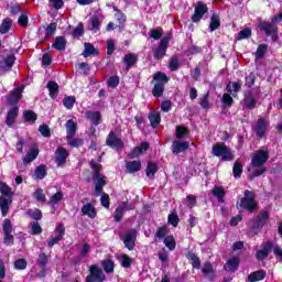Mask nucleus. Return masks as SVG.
I'll return each instance as SVG.
<instances>
[{
  "instance_id": "f257e3e1",
  "label": "nucleus",
  "mask_w": 282,
  "mask_h": 282,
  "mask_svg": "<svg viewBox=\"0 0 282 282\" xmlns=\"http://www.w3.org/2000/svg\"><path fill=\"white\" fill-rule=\"evenodd\" d=\"M153 80L155 82V84L152 89V96H154V98H162V96H164V89L166 87V84H169L171 77H167L166 73L156 72L153 75Z\"/></svg>"
},
{
  "instance_id": "f03ea898",
  "label": "nucleus",
  "mask_w": 282,
  "mask_h": 282,
  "mask_svg": "<svg viewBox=\"0 0 282 282\" xmlns=\"http://www.w3.org/2000/svg\"><path fill=\"white\" fill-rule=\"evenodd\" d=\"M252 131L256 133L258 140H263V138H265L270 132V119L260 117L252 126Z\"/></svg>"
},
{
  "instance_id": "7ed1b4c3",
  "label": "nucleus",
  "mask_w": 282,
  "mask_h": 282,
  "mask_svg": "<svg viewBox=\"0 0 282 282\" xmlns=\"http://www.w3.org/2000/svg\"><path fill=\"white\" fill-rule=\"evenodd\" d=\"M258 28L264 32L265 36H270L271 41L276 43L279 41V25L271 21H260Z\"/></svg>"
},
{
  "instance_id": "20e7f679",
  "label": "nucleus",
  "mask_w": 282,
  "mask_h": 282,
  "mask_svg": "<svg viewBox=\"0 0 282 282\" xmlns=\"http://www.w3.org/2000/svg\"><path fill=\"white\" fill-rule=\"evenodd\" d=\"M212 153L215 158H221L223 162H230L235 155L230 151V148L226 143H216L212 148Z\"/></svg>"
},
{
  "instance_id": "39448f33",
  "label": "nucleus",
  "mask_w": 282,
  "mask_h": 282,
  "mask_svg": "<svg viewBox=\"0 0 282 282\" xmlns=\"http://www.w3.org/2000/svg\"><path fill=\"white\" fill-rule=\"evenodd\" d=\"M254 197V192L246 189L245 197L240 199V208H242L243 210H249V213H253V210H257V207L259 205L257 204Z\"/></svg>"
},
{
  "instance_id": "423d86ee",
  "label": "nucleus",
  "mask_w": 282,
  "mask_h": 282,
  "mask_svg": "<svg viewBox=\"0 0 282 282\" xmlns=\"http://www.w3.org/2000/svg\"><path fill=\"white\" fill-rule=\"evenodd\" d=\"M107 280V275L102 272L96 264H91L89 267V274L86 276V282H105Z\"/></svg>"
},
{
  "instance_id": "0eeeda50",
  "label": "nucleus",
  "mask_w": 282,
  "mask_h": 282,
  "mask_svg": "<svg viewBox=\"0 0 282 282\" xmlns=\"http://www.w3.org/2000/svg\"><path fill=\"white\" fill-rule=\"evenodd\" d=\"M25 86H20L14 88L6 96L7 105H11V107H17L19 102H21V98H23V90Z\"/></svg>"
},
{
  "instance_id": "6e6552de",
  "label": "nucleus",
  "mask_w": 282,
  "mask_h": 282,
  "mask_svg": "<svg viewBox=\"0 0 282 282\" xmlns=\"http://www.w3.org/2000/svg\"><path fill=\"white\" fill-rule=\"evenodd\" d=\"M169 43H171V36L166 35L164 36L156 48L153 51V56L155 61H162L164 56H166V50H169Z\"/></svg>"
},
{
  "instance_id": "1a4fd4ad",
  "label": "nucleus",
  "mask_w": 282,
  "mask_h": 282,
  "mask_svg": "<svg viewBox=\"0 0 282 282\" xmlns=\"http://www.w3.org/2000/svg\"><path fill=\"white\" fill-rule=\"evenodd\" d=\"M268 160H270V152L268 150H258L251 159V166L260 169Z\"/></svg>"
},
{
  "instance_id": "9d476101",
  "label": "nucleus",
  "mask_w": 282,
  "mask_h": 282,
  "mask_svg": "<svg viewBox=\"0 0 282 282\" xmlns=\"http://www.w3.org/2000/svg\"><path fill=\"white\" fill-rule=\"evenodd\" d=\"M106 144L107 147H109L110 149H115L116 151L124 149V142L122 141V139L118 138V135H116V132L113 131H110L108 133Z\"/></svg>"
},
{
  "instance_id": "9b49d317",
  "label": "nucleus",
  "mask_w": 282,
  "mask_h": 282,
  "mask_svg": "<svg viewBox=\"0 0 282 282\" xmlns=\"http://www.w3.org/2000/svg\"><path fill=\"white\" fill-rule=\"evenodd\" d=\"M3 230V241L6 246H14V236L12 235V221L10 219H4L2 225Z\"/></svg>"
},
{
  "instance_id": "f8f14e48",
  "label": "nucleus",
  "mask_w": 282,
  "mask_h": 282,
  "mask_svg": "<svg viewBox=\"0 0 282 282\" xmlns=\"http://www.w3.org/2000/svg\"><path fill=\"white\" fill-rule=\"evenodd\" d=\"M208 12V7L206 3L198 1L194 9V14L192 15L193 23H199L204 19V14Z\"/></svg>"
},
{
  "instance_id": "ddd939ff",
  "label": "nucleus",
  "mask_w": 282,
  "mask_h": 282,
  "mask_svg": "<svg viewBox=\"0 0 282 282\" xmlns=\"http://www.w3.org/2000/svg\"><path fill=\"white\" fill-rule=\"evenodd\" d=\"M243 108L245 109H256L257 108V97H254V94L252 90H247L243 95Z\"/></svg>"
},
{
  "instance_id": "4468645a",
  "label": "nucleus",
  "mask_w": 282,
  "mask_h": 282,
  "mask_svg": "<svg viewBox=\"0 0 282 282\" xmlns=\"http://www.w3.org/2000/svg\"><path fill=\"white\" fill-rule=\"evenodd\" d=\"M93 180L95 181V195L100 197L102 195V188L107 186V176L99 174L98 176H93Z\"/></svg>"
},
{
  "instance_id": "2eb2a0df",
  "label": "nucleus",
  "mask_w": 282,
  "mask_h": 282,
  "mask_svg": "<svg viewBox=\"0 0 282 282\" xmlns=\"http://www.w3.org/2000/svg\"><path fill=\"white\" fill-rule=\"evenodd\" d=\"M55 154V162L57 166H65V164H67V158H69V152H67V149L63 147L57 148Z\"/></svg>"
},
{
  "instance_id": "dca6fc26",
  "label": "nucleus",
  "mask_w": 282,
  "mask_h": 282,
  "mask_svg": "<svg viewBox=\"0 0 282 282\" xmlns=\"http://www.w3.org/2000/svg\"><path fill=\"white\" fill-rule=\"evenodd\" d=\"M272 248H274V243H272V241H267L263 245V248L257 251L256 259H258V261H263L264 259H268V256L272 251Z\"/></svg>"
},
{
  "instance_id": "f3484780",
  "label": "nucleus",
  "mask_w": 282,
  "mask_h": 282,
  "mask_svg": "<svg viewBox=\"0 0 282 282\" xmlns=\"http://www.w3.org/2000/svg\"><path fill=\"white\" fill-rule=\"evenodd\" d=\"M150 144L148 141H142L139 147H135L128 155L130 160H135L139 155H142V153H147L149 151Z\"/></svg>"
},
{
  "instance_id": "a211bd4d",
  "label": "nucleus",
  "mask_w": 282,
  "mask_h": 282,
  "mask_svg": "<svg viewBox=\"0 0 282 282\" xmlns=\"http://www.w3.org/2000/svg\"><path fill=\"white\" fill-rule=\"evenodd\" d=\"M139 57L135 53H128L123 56V65L126 66V70L129 72L132 67L138 63Z\"/></svg>"
},
{
  "instance_id": "6ab92c4d",
  "label": "nucleus",
  "mask_w": 282,
  "mask_h": 282,
  "mask_svg": "<svg viewBox=\"0 0 282 282\" xmlns=\"http://www.w3.org/2000/svg\"><path fill=\"white\" fill-rule=\"evenodd\" d=\"M39 147L34 145L32 147L28 153L25 154V156L22 159V162L24 165L31 164V162H34V160H36L39 158Z\"/></svg>"
},
{
  "instance_id": "aec40b11",
  "label": "nucleus",
  "mask_w": 282,
  "mask_h": 282,
  "mask_svg": "<svg viewBox=\"0 0 282 282\" xmlns=\"http://www.w3.org/2000/svg\"><path fill=\"white\" fill-rule=\"evenodd\" d=\"M268 219H270L268 213L258 215L257 218L252 221L253 230H259V228H263L265 224H268Z\"/></svg>"
},
{
  "instance_id": "412c9836",
  "label": "nucleus",
  "mask_w": 282,
  "mask_h": 282,
  "mask_svg": "<svg viewBox=\"0 0 282 282\" xmlns=\"http://www.w3.org/2000/svg\"><path fill=\"white\" fill-rule=\"evenodd\" d=\"M188 147H191L188 141H174L172 144V153L175 155L184 153V151H188Z\"/></svg>"
},
{
  "instance_id": "4be33fe9",
  "label": "nucleus",
  "mask_w": 282,
  "mask_h": 282,
  "mask_svg": "<svg viewBox=\"0 0 282 282\" xmlns=\"http://www.w3.org/2000/svg\"><path fill=\"white\" fill-rule=\"evenodd\" d=\"M17 118H19V107L13 106L7 113V118H6L7 127H12L17 121Z\"/></svg>"
},
{
  "instance_id": "5701e85b",
  "label": "nucleus",
  "mask_w": 282,
  "mask_h": 282,
  "mask_svg": "<svg viewBox=\"0 0 282 282\" xmlns=\"http://www.w3.org/2000/svg\"><path fill=\"white\" fill-rule=\"evenodd\" d=\"M243 85V83H241V80L238 82H229L226 86V91L227 94H231V96L237 97V94H239V91H241V86Z\"/></svg>"
},
{
  "instance_id": "b1692460",
  "label": "nucleus",
  "mask_w": 282,
  "mask_h": 282,
  "mask_svg": "<svg viewBox=\"0 0 282 282\" xmlns=\"http://www.w3.org/2000/svg\"><path fill=\"white\" fill-rule=\"evenodd\" d=\"M123 243L128 250L135 248V230H131L123 236Z\"/></svg>"
},
{
  "instance_id": "393cba45",
  "label": "nucleus",
  "mask_w": 282,
  "mask_h": 282,
  "mask_svg": "<svg viewBox=\"0 0 282 282\" xmlns=\"http://www.w3.org/2000/svg\"><path fill=\"white\" fill-rule=\"evenodd\" d=\"M98 54H100V51H98L96 46H94V44H84V52L82 53V56H84V58H89V56H98Z\"/></svg>"
},
{
  "instance_id": "a878e982",
  "label": "nucleus",
  "mask_w": 282,
  "mask_h": 282,
  "mask_svg": "<svg viewBox=\"0 0 282 282\" xmlns=\"http://www.w3.org/2000/svg\"><path fill=\"white\" fill-rule=\"evenodd\" d=\"M148 119L150 120L152 129H158V127H160V122H162V116L155 110H152L149 113Z\"/></svg>"
},
{
  "instance_id": "bb28decb",
  "label": "nucleus",
  "mask_w": 282,
  "mask_h": 282,
  "mask_svg": "<svg viewBox=\"0 0 282 282\" xmlns=\"http://www.w3.org/2000/svg\"><path fill=\"white\" fill-rule=\"evenodd\" d=\"M142 170L141 161H128L126 163V173H138Z\"/></svg>"
},
{
  "instance_id": "cd10ccee",
  "label": "nucleus",
  "mask_w": 282,
  "mask_h": 282,
  "mask_svg": "<svg viewBox=\"0 0 282 282\" xmlns=\"http://www.w3.org/2000/svg\"><path fill=\"white\" fill-rule=\"evenodd\" d=\"M66 138H69L72 135H76V132L78 131V123L74 121V119H69L66 121Z\"/></svg>"
},
{
  "instance_id": "c85d7f7f",
  "label": "nucleus",
  "mask_w": 282,
  "mask_h": 282,
  "mask_svg": "<svg viewBox=\"0 0 282 282\" xmlns=\"http://www.w3.org/2000/svg\"><path fill=\"white\" fill-rule=\"evenodd\" d=\"M87 119L90 120L94 127H98L102 122V115L100 111H89L87 112Z\"/></svg>"
},
{
  "instance_id": "c756f323",
  "label": "nucleus",
  "mask_w": 282,
  "mask_h": 282,
  "mask_svg": "<svg viewBox=\"0 0 282 282\" xmlns=\"http://www.w3.org/2000/svg\"><path fill=\"white\" fill-rule=\"evenodd\" d=\"M66 142L72 149H80L85 144V141L80 138L76 139V135L66 137Z\"/></svg>"
},
{
  "instance_id": "7c9ffc66",
  "label": "nucleus",
  "mask_w": 282,
  "mask_h": 282,
  "mask_svg": "<svg viewBox=\"0 0 282 282\" xmlns=\"http://www.w3.org/2000/svg\"><path fill=\"white\" fill-rule=\"evenodd\" d=\"M52 47L58 52H65V47H67V40L65 36H57L55 37V42L52 44Z\"/></svg>"
},
{
  "instance_id": "2f4dec72",
  "label": "nucleus",
  "mask_w": 282,
  "mask_h": 282,
  "mask_svg": "<svg viewBox=\"0 0 282 282\" xmlns=\"http://www.w3.org/2000/svg\"><path fill=\"white\" fill-rule=\"evenodd\" d=\"M219 28H221V19L219 14L213 13L209 22V31L215 32V30H219Z\"/></svg>"
},
{
  "instance_id": "473e14b6",
  "label": "nucleus",
  "mask_w": 282,
  "mask_h": 282,
  "mask_svg": "<svg viewBox=\"0 0 282 282\" xmlns=\"http://www.w3.org/2000/svg\"><path fill=\"white\" fill-rule=\"evenodd\" d=\"M0 197H14V192H12V187L8 185V183L0 181Z\"/></svg>"
},
{
  "instance_id": "72a5a7b5",
  "label": "nucleus",
  "mask_w": 282,
  "mask_h": 282,
  "mask_svg": "<svg viewBox=\"0 0 282 282\" xmlns=\"http://www.w3.org/2000/svg\"><path fill=\"white\" fill-rule=\"evenodd\" d=\"M239 269V258H231L225 264L226 272H237Z\"/></svg>"
},
{
  "instance_id": "f704fd0d",
  "label": "nucleus",
  "mask_w": 282,
  "mask_h": 282,
  "mask_svg": "<svg viewBox=\"0 0 282 282\" xmlns=\"http://www.w3.org/2000/svg\"><path fill=\"white\" fill-rule=\"evenodd\" d=\"M12 204V197L0 196V210L1 213H8L10 205Z\"/></svg>"
},
{
  "instance_id": "c9c22d12",
  "label": "nucleus",
  "mask_w": 282,
  "mask_h": 282,
  "mask_svg": "<svg viewBox=\"0 0 282 282\" xmlns=\"http://www.w3.org/2000/svg\"><path fill=\"white\" fill-rule=\"evenodd\" d=\"M35 180H45L47 177V165L41 164L35 169Z\"/></svg>"
},
{
  "instance_id": "e433bc0d",
  "label": "nucleus",
  "mask_w": 282,
  "mask_h": 282,
  "mask_svg": "<svg viewBox=\"0 0 282 282\" xmlns=\"http://www.w3.org/2000/svg\"><path fill=\"white\" fill-rule=\"evenodd\" d=\"M47 89H48V95L52 98H56V96H58V90L61 89V87L58 86V84L54 80H50L47 83Z\"/></svg>"
},
{
  "instance_id": "4c0bfd02",
  "label": "nucleus",
  "mask_w": 282,
  "mask_h": 282,
  "mask_svg": "<svg viewBox=\"0 0 282 282\" xmlns=\"http://www.w3.org/2000/svg\"><path fill=\"white\" fill-rule=\"evenodd\" d=\"M133 208H135L133 203H130L129 199H127L120 203L116 209V213H127L129 210H133Z\"/></svg>"
},
{
  "instance_id": "58836bf2",
  "label": "nucleus",
  "mask_w": 282,
  "mask_h": 282,
  "mask_svg": "<svg viewBox=\"0 0 282 282\" xmlns=\"http://www.w3.org/2000/svg\"><path fill=\"white\" fill-rule=\"evenodd\" d=\"M212 195H214V197H217L218 202L221 204L224 203V197H226V189H224V187L221 186H215L212 189Z\"/></svg>"
},
{
  "instance_id": "ea45409f",
  "label": "nucleus",
  "mask_w": 282,
  "mask_h": 282,
  "mask_svg": "<svg viewBox=\"0 0 282 282\" xmlns=\"http://www.w3.org/2000/svg\"><path fill=\"white\" fill-rule=\"evenodd\" d=\"M23 118H24V122H32V124H34V122L39 120V115H36L34 110H24Z\"/></svg>"
},
{
  "instance_id": "a19ab883",
  "label": "nucleus",
  "mask_w": 282,
  "mask_h": 282,
  "mask_svg": "<svg viewBox=\"0 0 282 282\" xmlns=\"http://www.w3.org/2000/svg\"><path fill=\"white\" fill-rule=\"evenodd\" d=\"M263 279H265V271L263 270L254 271L248 275L249 282L263 281Z\"/></svg>"
},
{
  "instance_id": "79ce46f5",
  "label": "nucleus",
  "mask_w": 282,
  "mask_h": 282,
  "mask_svg": "<svg viewBox=\"0 0 282 282\" xmlns=\"http://www.w3.org/2000/svg\"><path fill=\"white\" fill-rule=\"evenodd\" d=\"M47 263H50V257L43 252L40 253L36 259V264L39 268H41V270H45V268H47Z\"/></svg>"
},
{
  "instance_id": "37998d69",
  "label": "nucleus",
  "mask_w": 282,
  "mask_h": 282,
  "mask_svg": "<svg viewBox=\"0 0 282 282\" xmlns=\"http://www.w3.org/2000/svg\"><path fill=\"white\" fill-rule=\"evenodd\" d=\"M12 30V20L10 18L3 19L0 24V34H8Z\"/></svg>"
},
{
  "instance_id": "c03bdc74",
  "label": "nucleus",
  "mask_w": 282,
  "mask_h": 282,
  "mask_svg": "<svg viewBox=\"0 0 282 282\" xmlns=\"http://www.w3.org/2000/svg\"><path fill=\"white\" fill-rule=\"evenodd\" d=\"M101 267L104 268V271L106 272V274H111L113 273L116 264L113 263V260L107 259L101 262Z\"/></svg>"
},
{
  "instance_id": "a18cd8bd",
  "label": "nucleus",
  "mask_w": 282,
  "mask_h": 282,
  "mask_svg": "<svg viewBox=\"0 0 282 282\" xmlns=\"http://www.w3.org/2000/svg\"><path fill=\"white\" fill-rule=\"evenodd\" d=\"M254 83H257V74L251 72L245 77V87H247V89H251V87H254Z\"/></svg>"
},
{
  "instance_id": "49530a36",
  "label": "nucleus",
  "mask_w": 282,
  "mask_h": 282,
  "mask_svg": "<svg viewBox=\"0 0 282 282\" xmlns=\"http://www.w3.org/2000/svg\"><path fill=\"white\" fill-rule=\"evenodd\" d=\"M198 105H200L202 109H210V94L206 93L199 97Z\"/></svg>"
},
{
  "instance_id": "de8ad7c7",
  "label": "nucleus",
  "mask_w": 282,
  "mask_h": 282,
  "mask_svg": "<svg viewBox=\"0 0 282 282\" xmlns=\"http://www.w3.org/2000/svg\"><path fill=\"white\" fill-rule=\"evenodd\" d=\"M145 173L147 177H155V173H158V164L153 161L148 162Z\"/></svg>"
},
{
  "instance_id": "09e8293b",
  "label": "nucleus",
  "mask_w": 282,
  "mask_h": 282,
  "mask_svg": "<svg viewBox=\"0 0 282 282\" xmlns=\"http://www.w3.org/2000/svg\"><path fill=\"white\" fill-rule=\"evenodd\" d=\"M30 228V235L36 236V235H41V232H43V228L41 227V225L39 224V221H32L29 225Z\"/></svg>"
},
{
  "instance_id": "8fccbe9b",
  "label": "nucleus",
  "mask_w": 282,
  "mask_h": 282,
  "mask_svg": "<svg viewBox=\"0 0 282 282\" xmlns=\"http://www.w3.org/2000/svg\"><path fill=\"white\" fill-rule=\"evenodd\" d=\"M187 259L192 261V267L196 270H199V268H202V261L199 260V257H197V254H195L194 252H189L187 254Z\"/></svg>"
},
{
  "instance_id": "3c124183",
  "label": "nucleus",
  "mask_w": 282,
  "mask_h": 282,
  "mask_svg": "<svg viewBox=\"0 0 282 282\" xmlns=\"http://www.w3.org/2000/svg\"><path fill=\"white\" fill-rule=\"evenodd\" d=\"M85 35V25L79 22L78 25L72 31L73 39H78Z\"/></svg>"
},
{
  "instance_id": "603ef678",
  "label": "nucleus",
  "mask_w": 282,
  "mask_h": 282,
  "mask_svg": "<svg viewBox=\"0 0 282 282\" xmlns=\"http://www.w3.org/2000/svg\"><path fill=\"white\" fill-rule=\"evenodd\" d=\"M241 173H243V165L239 161H236L232 167L234 177L239 180V177H241Z\"/></svg>"
},
{
  "instance_id": "864d4df0",
  "label": "nucleus",
  "mask_w": 282,
  "mask_h": 282,
  "mask_svg": "<svg viewBox=\"0 0 282 282\" xmlns=\"http://www.w3.org/2000/svg\"><path fill=\"white\" fill-rule=\"evenodd\" d=\"M169 69L170 72H177V69H180V58L177 57V55L171 57L169 63Z\"/></svg>"
},
{
  "instance_id": "5fc2aeb1",
  "label": "nucleus",
  "mask_w": 282,
  "mask_h": 282,
  "mask_svg": "<svg viewBox=\"0 0 282 282\" xmlns=\"http://www.w3.org/2000/svg\"><path fill=\"white\" fill-rule=\"evenodd\" d=\"M63 105L66 109H74V105H76V97L65 96L63 99Z\"/></svg>"
},
{
  "instance_id": "6e6d98bb",
  "label": "nucleus",
  "mask_w": 282,
  "mask_h": 282,
  "mask_svg": "<svg viewBox=\"0 0 282 282\" xmlns=\"http://www.w3.org/2000/svg\"><path fill=\"white\" fill-rule=\"evenodd\" d=\"M252 36V30L251 29H243L240 32H238L236 40L237 41H243L246 39H250Z\"/></svg>"
},
{
  "instance_id": "4d7b16f0",
  "label": "nucleus",
  "mask_w": 282,
  "mask_h": 282,
  "mask_svg": "<svg viewBox=\"0 0 282 282\" xmlns=\"http://www.w3.org/2000/svg\"><path fill=\"white\" fill-rule=\"evenodd\" d=\"M118 259L122 268H131V263H133V260L128 254H121Z\"/></svg>"
},
{
  "instance_id": "13d9d810",
  "label": "nucleus",
  "mask_w": 282,
  "mask_h": 282,
  "mask_svg": "<svg viewBox=\"0 0 282 282\" xmlns=\"http://www.w3.org/2000/svg\"><path fill=\"white\" fill-rule=\"evenodd\" d=\"M221 104L225 107H232L235 105V99H232V96H230V93H225L221 98Z\"/></svg>"
},
{
  "instance_id": "bf43d9fd",
  "label": "nucleus",
  "mask_w": 282,
  "mask_h": 282,
  "mask_svg": "<svg viewBox=\"0 0 282 282\" xmlns=\"http://www.w3.org/2000/svg\"><path fill=\"white\" fill-rule=\"evenodd\" d=\"M90 169L94 171V177H98V175H102L100 171H102V165L99 163H96V161L91 160L89 162Z\"/></svg>"
},
{
  "instance_id": "052dcab7",
  "label": "nucleus",
  "mask_w": 282,
  "mask_h": 282,
  "mask_svg": "<svg viewBox=\"0 0 282 282\" xmlns=\"http://www.w3.org/2000/svg\"><path fill=\"white\" fill-rule=\"evenodd\" d=\"M57 28H58V24H56V22L50 23L46 28L45 39H50V36H54Z\"/></svg>"
},
{
  "instance_id": "680f3d73",
  "label": "nucleus",
  "mask_w": 282,
  "mask_h": 282,
  "mask_svg": "<svg viewBox=\"0 0 282 282\" xmlns=\"http://www.w3.org/2000/svg\"><path fill=\"white\" fill-rule=\"evenodd\" d=\"M39 131L43 138H52V130L50 129V126L45 123L41 124Z\"/></svg>"
},
{
  "instance_id": "e2e57ef3",
  "label": "nucleus",
  "mask_w": 282,
  "mask_h": 282,
  "mask_svg": "<svg viewBox=\"0 0 282 282\" xmlns=\"http://www.w3.org/2000/svg\"><path fill=\"white\" fill-rule=\"evenodd\" d=\"M268 52V44H260L256 51V58H263Z\"/></svg>"
},
{
  "instance_id": "0e129e2a",
  "label": "nucleus",
  "mask_w": 282,
  "mask_h": 282,
  "mask_svg": "<svg viewBox=\"0 0 282 282\" xmlns=\"http://www.w3.org/2000/svg\"><path fill=\"white\" fill-rule=\"evenodd\" d=\"M164 32L162 29H152L150 31V39H154V41H160L162 39Z\"/></svg>"
},
{
  "instance_id": "69168bd1",
  "label": "nucleus",
  "mask_w": 282,
  "mask_h": 282,
  "mask_svg": "<svg viewBox=\"0 0 282 282\" xmlns=\"http://www.w3.org/2000/svg\"><path fill=\"white\" fill-rule=\"evenodd\" d=\"M15 61H17V57L14 56V54L7 55V57L4 58L6 67H8V69H12V67H14Z\"/></svg>"
},
{
  "instance_id": "338daca9",
  "label": "nucleus",
  "mask_w": 282,
  "mask_h": 282,
  "mask_svg": "<svg viewBox=\"0 0 282 282\" xmlns=\"http://www.w3.org/2000/svg\"><path fill=\"white\" fill-rule=\"evenodd\" d=\"M164 243L169 250H175V238L173 236H166L164 238Z\"/></svg>"
},
{
  "instance_id": "774afa93",
  "label": "nucleus",
  "mask_w": 282,
  "mask_h": 282,
  "mask_svg": "<svg viewBox=\"0 0 282 282\" xmlns=\"http://www.w3.org/2000/svg\"><path fill=\"white\" fill-rule=\"evenodd\" d=\"M33 197L36 199V202H45V193H43V188H37L33 193Z\"/></svg>"
}]
</instances>
